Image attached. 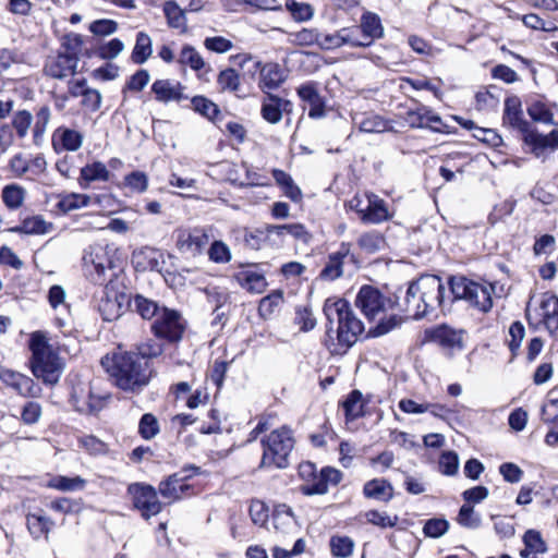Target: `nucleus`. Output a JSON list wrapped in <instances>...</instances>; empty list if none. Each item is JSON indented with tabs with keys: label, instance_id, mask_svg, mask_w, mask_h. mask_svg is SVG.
<instances>
[{
	"label": "nucleus",
	"instance_id": "53",
	"mask_svg": "<svg viewBox=\"0 0 558 558\" xmlns=\"http://www.w3.org/2000/svg\"><path fill=\"white\" fill-rule=\"evenodd\" d=\"M217 83L221 90L235 92L240 86V77L235 70L226 69L219 73Z\"/></svg>",
	"mask_w": 558,
	"mask_h": 558
},
{
	"label": "nucleus",
	"instance_id": "49",
	"mask_svg": "<svg viewBox=\"0 0 558 558\" xmlns=\"http://www.w3.org/2000/svg\"><path fill=\"white\" fill-rule=\"evenodd\" d=\"M138 433L144 439H153L159 433V423L155 415L146 413L138 424Z\"/></svg>",
	"mask_w": 558,
	"mask_h": 558
},
{
	"label": "nucleus",
	"instance_id": "51",
	"mask_svg": "<svg viewBox=\"0 0 558 558\" xmlns=\"http://www.w3.org/2000/svg\"><path fill=\"white\" fill-rule=\"evenodd\" d=\"M24 190L17 185H8L2 191V198L9 208H17L23 204Z\"/></svg>",
	"mask_w": 558,
	"mask_h": 558
},
{
	"label": "nucleus",
	"instance_id": "37",
	"mask_svg": "<svg viewBox=\"0 0 558 558\" xmlns=\"http://www.w3.org/2000/svg\"><path fill=\"white\" fill-rule=\"evenodd\" d=\"M342 405L348 421H353L362 416L365 405L362 392L359 390L351 391L347 399L343 401Z\"/></svg>",
	"mask_w": 558,
	"mask_h": 558
},
{
	"label": "nucleus",
	"instance_id": "57",
	"mask_svg": "<svg viewBox=\"0 0 558 558\" xmlns=\"http://www.w3.org/2000/svg\"><path fill=\"white\" fill-rule=\"evenodd\" d=\"M204 46L207 50L216 53H226L233 48V43L222 36L206 37Z\"/></svg>",
	"mask_w": 558,
	"mask_h": 558
},
{
	"label": "nucleus",
	"instance_id": "34",
	"mask_svg": "<svg viewBox=\"0 0 558 558\" xmlns=\"http://www.w3.org/2000/svg\"><path fill=\"white\" fill-rule=\"evenodd\" d=\"M523 543L525 548L520 553L522 558H530L532 554H544L547 550L541 533L535 530H529L524 533Z\"/></svg>",
	"mask_w": 558,
	"mask_h": 558
},
{
	"label": "nucleus",
	"instance_id": "50",
	"mask_svg": "<svg viewBox=\"0 0 558 558\" xmlns=\"http://www.w3.org/2000/svg\"><path fill=\"white\" fill-rule=\"evenodd\" d=\"M525 336V328L521 322H514L509 328L508 347L513 356H515L520 350L521 343Z\"/></svg>",
	"mask_w": 558,
	"mask_h": 558
},
{
	"label": "nucleus",
	"instance_id": "26",
	"mask_svg": "<svg viewBox=\"0 0 558 558\" xmlns=\"http://www.w3.org/2000/svg\"><path fill=\"white\" fill-rule=\"evenodd\" d=\"M432 341L446 349H462V333L446 325L438 326L429 331Z\"/></svg>",
	"mask_w": 558,
	"mask_h": 558
},
{
	"label": "nucleus",
	"instance_id": "1",
	"mask_svg": "<svg viewBox=\"0 0 558 558\" xmlns=\"http://www.w3.org/2000/svg\"><path fill=\"white\" fill-rule=\"evenodd\" d=\"M324 313L329 326L326 345L331 354L345 353L364 330L363 323L354 315L347 301L342 299L327 300Z\"/></svg>",
	"mask_w": 558,
	"mask_h": 558
},
{
	"label": "nucleus",
	"instance_id": "8",
	"mask_svg": "<svg viewBox=\"0 0 558 558\" xmlns=\"http://www.w3.org/2000/svg\"><path fill=\"white\" fill-rule=\"evenodd\" d=\"M263 465H275L278 469L287 468L288 457L294 446L291 429L288 427H281L271 432L269 436L263 440Z\"/></svg>",
	"mask_w": 558,
	"mask_h": 558
},
{
	"label": "nucleus",
	"instance_id": "16",
	"mask_svg": "<svg viewBox=\"0 0 558 558\" xmlns=\"http://www.w3.org/2000/svg\"><path fill=\"white\" fill-rule=\"evenodd\" d=\"M78 59L74 53H59L49 57L45 63L44 71L53 78H65L75 73Z\"/></svg>",
	"mask_w": 558,
	"mask_h": 558
},
{
	"label": "nucleus",
	"instance_id": "15",
	"mask_svg": "<svg viewBox=\"0 0 558 558\" xmlns=\"http://www.w3.org/2000/svg\"><path fill=\"white\" fill-rule=\"evenodd\" d=\"M133 497V502L142 515L146 519L158 514L162 509V504L159 501L156 489L147 484L134 483L128 488Z\"/></svg>",
	"mask_w": 558,
	"mask_h": 558
},
{
	"label": "nucleus",
	"instance_id": "2",
	"mask_svg": "<svg viewBox=\"0 0 558 558\" xmlns=\"http://www.w3.org/2000/svg\"><path fill=\"white\" fill-rule=\"evenodd\" d=\"M355 304L368 320L378 322L369 331L374 337L390 332L403 322L402 316L397 313L398 303L374 287L363 286L356 295Z\"/></svg>",
	"mask_w": 558,
	"mask_h": 558
},
{
	"label": "nucleus",
	"instance_id": "9",
	"mask_svg": "<svg viewBox=\"0 0 558 558\" xmlns=\"http://www.w3.org/2000/svg\"><path fill=\"white\" fill-rule=\"evenodd\" d=\"M118 250L108 244H95L84 255V266L95 282H102L107 279V272L113 271L118 266Z\"/></svg>",
	"mask_w": 558,
	"mask_h": 558
},
{
	"label": "nucleus",
	"instance_id": "24",
	"mask_svg": "<svg viewBox=\"0 0 558 558\" xmlns=\"http://www.w3.org/2000/svg\"><path fill=\"white\" fill-rule=\"evenodd\" d=\"M539 311L548 332L558 337V298L553 294H544L539 303Z\"/></svg>",
	"mask_w": 558,
	"mask_h": 558
},
{
	"label": "nucleus",
	"instance_id": "25",
	"mask_svg": "<svg viewBox=\"0 0 558 558\" xmlns=\"http://www.w3.org/2000/svg\"><path fill=\"white\" fill-rule=\"evenodd\" d=\"M52 143L56 149L76 151L83 144V135L75 130L59 128L53 133Z\"/></svg>",
	"mask_w": 558,
	"mask_h": 558
},
{
	"label": "nucleus",
	"instance_id": "12",
	"mask_svg": "<svg viewBox=\"0 0 558 558\" xmlns=\"http://www.w3.org/2000/svg\"><path fill=\"white\" fill-rule=\"evenodd\" d=\"M130 305V296L123 291L116 290L110 282L102 289L98 311L104 320L112 322L118 319Z\"/></svg>",
	"mask_w": 558,
	"mask_h": 558
},
{
	"label": "nucleus",
	"instance_id": "27",
	"mask_svg": "<svg viewBox=\"0 0 558 558\" xmlns=\"http://www.w3.org/2000/svg\"><path fill=\"white\" fill-rule=\"evenodd\" d=\"M363 494L366 498L388 502L393 497V487L385 478H373L364 484Z\"/></svg>",
	"mask_w": 558,
	"mask_h": 558
},
{
	"label": "nucleus",
	"instance_id": "40",
	"mask_svg": "<svg viewBox=\"0 0 558 558\" xmlns=\"http://www.w3.org/2000/svg\"><path fill=\"white\" fill-rule=\"evenodd\" d=\"M527 114L535 122L555 124L553 111L550 110L549 106L541 99L531 101L527 107Z\"/></svg>",
	"mask_w": 558,
	"mask_h": 558
},
{
	"label": "nucleus",
	"instance_id": "52",
	"mask_svg": "<svg viewBox=\"0 0 558 558\" xmlns=\"http://www.w3.org/2000/svg\"><path fill=\"white\" fill-rule=\"evenodd\" d=\"M90 199L88 195L73 193L60 199L58 205L63 211H69L87 206Z\"/></svg>",
	"mask_w": 558,
	"mask_h": 558
},
{
	"label": "nucleus",
	"instance_id": "23",
	"mask_svg": "<svg viewBox=\"0 0 558 558\" xmlns=\"http://www.w3.org/2000/svg\"><path fill=\"white\" fill-rule=\"evenodd\" d=\"M238 283L251 293H263L268 283L265 274L256 266L242 269L235 275Z\"/></svg>",
	"mask_w": 558,
	"mask_h": 558
},
{
	"label": "nucleus",
	"instance_id": "38",
	"mask_svg": "<svg viewBox=\"0 0 558 558\" xmlns=\"http://www.w3.org/2000/svg\"><path fill=\"white\" fill-rule=\"evenodd\" d=\"M283 100L277 96L268 95L262 105V117L269 123H278L282 118L281 106ZM284 104H289L284 101Z\"/></svg>",
	"mask_w": 558,
	"mask_h": 558
},
{
	"label": "nucleus",
	"instance_id": "10",
	"mask_svg": "<svg viewBox=\"0 0 558 558\" xmlns=\"http://www.w3.org/2000/svg\"><path fill=\"white\" fill-rule=\"evenodd\" d=\"M352 40V47H369L375 40L384 37L385 29L378 14L364 12L360 19V24L348 27Z\"/></svg>",
	"mask_w": 558,
	"mask_h": 558
},
{
	"label": "nucleus",
	"instance_id": "43",
	"mask_svg": "<svg viewBox=\"0 0 558 558\" xmlns=\"http://www.w3.org/2000/svg\"><path fill=\"white\" fill-rule=\"evenodd\" d=\"M283 303V291L275 290L259 301L258 314L263 318H269Z\"/></svg>",
	"mask_w": 558,
	"mask_h": 558
},
{
	"label": "nucleus",
	"instance_id": "6",
	"mask_svg": "<svg viewBox=\"0 0 558 558\" xmlns=\"http://www.w3.org/2000/svg\"><path fill=\"white\" fill-rule=\"evenodd\" d=\"M450 290L456 300H463L480 312L487 313L493 307L494 287L465 277H451Z\"/></svg>",
	"mask_w": 558,
	"mask_h": 558
},
{
	"label": "nucleus",
	"instance_id": "7",
	"mask_svg": "<svg viewBox=\"0 0 558 558\" xmlns=\"http://www.w3.org/2000/svg\"><path fill=\"white\" fill-rule=\"evenodd\" d=\"M299 475L303 481L300 492L305 496L324 495L330 485L336 486L342 480V473L339 470L326 466L317 473L316 465L310 461L300 463Z\"/></svg>",
	"mask_w": 558,
	"mask_h": 558
},
{
	"label": "nucleus",
	"instance_id": "13",
	"mask_svg": "<svg viewBox=\"0 0 558 558\" xmlns=\"http://www.w3.org/2000/svg\"><path fill=\"white\" fill-rule=\"evenodd\" d=\"M209 244V235L201 228H179L175 230V245L179 252L189 257L201 256Z\"/></svg>",
	"mask_w": 558,
	"mask_h": 558
},
{
	"label": "nucleus",
	"instance_id": "28",
	"mask_svg": "<svg viewBox=\"0 0 558 558\" xmlns=\"http://www.w3.org/2000/svg\"><path fill=\"white\" fill-rule=\"evenodd\" d=\"M421 293L414 290V281L410 283L405 296L403 305L398 303L397 313L401 315V313H407L409 317L414 319H420L424 317V310L422 307L423 300H421Z\"/></svg>",
	"mask_w": 558,
	"mask_h": 558
},
{
	"label": "nucleus",
	"instance_id": "35",
	"mask_svg": "<svg viewBox=\"0 0 558 558\" xmlns=\"http://www.w3.org/2000/svg\"><path fill=\"white\" fill-rule=\"evenodd\" d=\"M0 379L12 385L23 396H28L32 392L33 380L22 374L9 369H0Z\"/></svg>",
	"mask_w": 558,
	"mask_h": 558
},
{
	"label": "nucleus",
	"instance_id": "42",
	"mask_svg": "<svg viewBox=\"0 0 558 558\" xmlns=\"http://www.w3.org/2000/svg\"><path fill=\"white\" fill-rule=\"evenodd\" d=\"M354 542L344 535H333L329 541L331 555L336 558H349L354 550Z\"/></svg>",
	"mask_w": 558,
	"mask_h": 558
},
{
	"label": "nucleus",
	"instance_id": "45",
	"mask_svg": "<svg viewBox=\"0 0 558 558\" xmlns=\"http://www.w3.org/2000/svg\"><path fill=\"white\" fill-rule=\"evenodd\" d=\"M192 108L208 120L215 122L220 114L218 106L204 96H195L191 99Z\"/></svg>",
	"mask_w": 558,
	"mask_h": 558
},
{
	"label": "nucleus",
	"instance_id": "11",
	"mask_svg": "<svg viewBox=\"0 0 558 558\" xmlns=\"http://www.w3.org/2000/svg\"><path fill=\"white\" fill-rule=\"evenodd\" d=\"M414 290L421 293L424 316L436 311L444 301L445 286L435 275H426L414 281Z\"/></svg>",
	"mask_w": 558,
	"mask_h": 558
},
{
	"label": "nucleus",
	"instance_id": "19",
	"mask_svg": "<svg viewBox=\"0 0 558 558\" xmlns=\"http://www.w3.org/2000/svg\"><path fill=\"white\" fill-rule=\"evenodd\" d=\"M353 260L354 256L351 254V245L349 243H341L339 250L329 255L320 277L327 280H335L342 276L343 265Z\"/></svg>",
	"mask_w": 558,
	"mask_h": 558
},
{
	"label": "nucleus",
	"instance_id": "62",
	"mask_svg": "<svg viewBox=\"0 0 558 558\" xmlns=\"http://www.w3.org/2000/svg\"><path fill=\"white\" fill-rule=\"evenodd\" d=\"M449 527V524L444 519H430L424 525V533L429 537H440L442 536Z\"/></svg>",
	"mask_w": 558,
	"mask_h": 558
},
{
	"label": "nucleus",
	"instance_id": "30",
	"mask_svg": "<svg viewBox=\"0 0 558 558\" xmlns=\"http://www.w3.org/2000/svg\"><path fill=\"white\" fill-rule=\"evenodd\" d=\"M109 177L110 172L108 171L107 167L100 161H94L81 169L80 184L82 187L86 189L90 182H106L109 180Z\"/></svg>",
	"mask_w": 558,
	"mask_h": 558
},
{
	"label": "nucleus",
	"instance_id": "64",
	"mask_svg": "<svg viewBox=\"0 0 558 558\" xmlns=\"http://www.w3.org/2000/svg\"><path fill=\"white\" fill-rule=\"evenodd\" d=\"M542 421L547 425H558V399H550L544 403Z\"/></svg>",
	"mask_w": 558,
	"mask_h": 558
},
{
	"label": "nucleus",
	"instance_id": "47",
	"mask_svg": "<svg viewBox=\"0 0 558 558\" xmlns=\"http://www.w3.org/2000/svg\"><path fill=\"white\" fill-rule=\"evenodd\" d=\"M179 62L182 65H189L194 71L205 68V61L199 52L192 46L186 45L181 49Z\"/></svg>",
	"mask_w": 558,
	"mask_h": 558
},
{
	"label": "nucleus",
	"instance_id": "39",
	"mask_svg": "<svg viewBox=\"0 0 558 558\" xmlns=\"http://www.w3.org/2000/svg\"><path fill=\"white\" fill-rule=\"evenodd\" d=\"M47 486L62 492H77L85 488L86 480L78 475L73 477L59 475L52 477Z\"/></svg>",
	"mask_w": 558,
	"mask_h": 558
},
{
	"label": "nucleus",
	"instance_id": "54",
	"mask_svg": "<svg viewBox=\"0 0 558 558\" xmlns=\"http://www.w3.org/2000/svg\"><path fill=\"white\" fill-rule=\"evenodd\" d=\"M208 257L214 263H228L231 259V252L222 241H214L208 248Z\"/></svg>",
	"mask_w": 558,
	"mask_h": 558
},
{
	"label": "nucleus",
	"instance_id": "46",
	"mask_svg": "<svg viewBox=\"0 0 558 558\" xmlns=\"http://www.w3.org/2000/svg\"><path fill=\"white\" fill-rule=\"evenodd\" d=\"M163 13L168 24L173 28H183L186 24L184 11L174 2L167 1L163 4Z\"/></svg>",
	"mask_w": 558,
	"mask_h": 558
},
{
	"label": "nucleus",
	"instance_id": "55",
	"mask_svg": "<svg viewBox=\"0 0 558 558\" xmlns=\"http://www.w3.org/2000/svg\"><path fill=\"white\" fill-rule=\"evenodd\" d=\"M89 32L96 36H109L117 32L118 23L109 19H100L92 22Z\"/></svg>",
	"mask_w": 558,
	"mask_h": 558
},
{
	"label": "nucleus",
	"instance_id": "17",
	"mask_svg": "<svg viewBox=\"0 0 558 558\" xmlns=\"http://www.w3.org/2000/svg\"><path fill=\"white\" fill-rule=\"evenodd\" d=\"M296 93L301 100L305 102L308 109V117L312 119H320L326 116L325 98L319 94L317 84L308 82L298 87Z\"/></svg>",
	"mask_w": 558,
	"mask_h": 558
},
{
	"label": "nucleus",
	"instance_id": "56",
	"mask_svg": "<svg viewBox=\"0 0 558 558\" xmlns=\"http://www.w3.org/2000/svg\"><path fill=\"white\" fill-rule=\"evenodd\" d=\"M163 351L162 344L154 339H149L137 345V354L142 361L144 359H151L159 356Z\"/></svg>",
	"mask_w": 558,
	"mask_h": 558
},
{
	"label": "nucleus",
	"instance_id": "21",
	"mask_svg": "<svg viewBox=\"0 0 558 558\" xmlns=\"http://www.w3.org/2000/svg\"><path fill=\"white\" fill-rule=\"evenodd\" d=\"M187 476L172 474L160 482L158 490L168 502H174L189 495L191 486L185 482Z\"/></svg>",
	"mask_w": 558,
	"mask_h": 558
},
{
	"label": "nucleus",
	"instance_id": "5",
	"mask_svg": "<svg viewBox=\"0 0 558 558\" xmlns=\"http://www.w3.org/2000/svg\"><path fill=\"white\" fill-rule=\"evenodd\" d=\"M37 379L45 385H56L64 369V361L59 356V344L47 332L37 331Z\"/></svg>",
	"mask_w": 558,
	"mask_h": 558
},
{
	"label": "nucleus",
	"instance_id": "31",
	"mask_svg": "<svg viewBox=\"0 0 558 558\" xmlns=\"http://www.w3.org/2000/svg\"><path fill=\"white\" fill-rule=\"evenodd\" d=\"M357 245L365 254H375L386 248L385 236L376 230L362 233L357 239Z\"/></svg>",
	"mask_w": 558,
	"mask_h": 558
},
{
	"label": "nucleus",
	"instance_id": "33",
	"mask_svg": "<svg viewBox=\"0 0 558 558\" xmlns=\"http://www.w3.org/2000/svg\"><path fill=\"white\" fill-rule=\"evenodd\" d=\"M272 175L275 178L276 183L281 187L284 195L290 198L292 202H300L302 199V191L294 183L291 175L283 170L274 169Z\"/></svg>",
	"mask_w": 558,
	"mask_h": 558
},
{
	"label": "nucleus",
	"instance_id": "60",
	"mask_svg": "<svg viewBox=\"0 0 558 558\" xmlns=\"http://www.w3.org/2000/svg\"><path fill=\"white\" fill-rule=\"evenodd\" d=\"M125 184L133 192L143 193L147 190L148 179L144 172L134 171L125 177Z\"/></svg>",
	"mask_w": 558,
	"mask_h": 558
},
{
	"label": "nucleus",
	"instance_id": "36",
	"mask_svg": "<svg viewBox=\"0 0 558 558\" xmlns=\"http://www.w3.org/2000/svg\"><path fill=\"white\" fill-rule=\"evenodd\" d=\"M153 53L151 38L148 34L140 32L132 51V60L136 64H143Z\"/></svg>",
	"mask_w": 558,
	"mask_h": 558
},
{
	"label": "nucleus",
	"instance_id": "4",
	"mask_svg": "<svg viewBox=\"0 0 558 558\" xmlns=\"http://www.w3.org/2000/svg\"><path fill=\"white\" fill-rule=\"evenodd\" d=\"M101 365L114 379L116 385L125 391H136L149 381L147 363L134 352H117L101 359Z\"/></svg>",
	"mask_w": 558,
	"mask_h": 558
},
{
	"label": "nucleus",
	"instance_id": "32",
	"mask_svg": "<svg viewBox=\"0 0 558 558\" xmlns=\"http://www.w3.org/2000/svg\"><path fill=\"white\" fill-rule=\"evenodd\" d=\"M349 28L344 27L335 34H324L318 32L317 45L323 49H335L343 45L352 46V36H350Z\"/></svg>",
	"mask_w": 558,
	"mask_h": 558
},
{
	"label": "nucleus",
	"instance_id": "44",
	"mask_svg": "<svg viewBox=\"0 0 558 558\" xmlns=\"http://www.w3.org/2000/svg\"><path fill=\"white\" fill-rule=\"evenodd\" d=\"M130 306H132L144 319L157 318L158 314L161 312V308L155 301L140 294L134 298Z\"/></svg>",
	"mask_w": 558,
	"mask_h": 558
},
{
	"label": "nucleus",
	"instance_id": "29",
	"mask_svg": "<svg viewBox=\"0 0 558 558\" xmlns=\"http://www.w3.org/2000/svg\"><path fill=\"white\" fill-rule=\"evenodd\" d=\"M286 73L277 63H267L260 69L259 86L263 90L275 89L286 81Z\"/></svg>",
	"mask_w": 558,
	"mask_h": 558
},
{
	"label": "nucleus",
	"instance_id": "48",
	"mask_svg": "<svg viewBox=\"0 0 558 558\" xmlns=\"http://www.w3.org/2000/svg\"><path fill=\"white\" fill-rule=\"evenodd\" d=\"M457 520L459 524L468 529H477L482 523L481 515L476 513L474 508L469 504L460 508Z\"/></svg>",
	"mask_w": 558,
	"mask_h": 558
},
{
	"label": "nucleus",
	"instance_id": "63",
	"mask_svg": "<svg viewBox=\"0 0 558 558\" xmlns=\"http://www.w3.org/2000/svg\"><path fill=\"white\" fill-rule=\"evenodd\" d=\"M439 466L445 475H454L459 469V459L457 453L449 451L441 454Z\"/></svg>",
	"mask_w": 558,
	"mask_h": 558
},
{
	"label": "nucleus",
	"instance_id": "22",
	"mask_svg": "<svg viewBox=\"0 0 558 558\" xmlns=\"http://www.w3.org/2000/svg\"><path fill=\"white\" fill-rule=\"evenodd\" d=\"M365 211L362 222L378 225L391 218L384 199L375 194H366Z\"/></svg>",
	"mask_w": 558,
	"mask_h": 558
},
{
	"label": "nucleus",
	"instance_id": "18",
	"mask_svg": "<svg viewBox=\"0 0 558 558\" xmlns=\"http://www.w3.org/2000/svg\"><path fill=\"white\" fill-rule=\"evenodd\" d=\"M71 400L81 413H94L101 409L105 397L96 396L89 386H75L72 389Z\"/></svg>",
	"mask_w": 558,
	"mask_h": 558
},
{
	"label": "nucleus",
	"instance_id": "58",
	"mask_svg": "<svg viewBox=\"0 0 558 558\" xmlns=\"http://www.w3.org/2000/svg\"><path fill=\"white\" fill-rule=\"evenodd\" d=\"M287 9L291 13L294 20L304 22L313 16L312 7L307 3L296 2V1H287Z\"/></svg>",
	"mask_w": 558,
	"mask_h": 558
},
{
	"label": "nucleus",
	"instance_id": "41",
	"mask_svg": "<svg viewBox=\"0 0 558 558\" xmlns=\"http://www.w3.org/2000/svg\"><path fill=\"white\" fill-rule=\"evenodd\" d=\"M360 131L365 133H381L388 130V123L377 114H363L354 119Z\"/></svg>",
	"mask_w": 558,
	"mask_h": 558
},
{
	"label": "nucleus",
	"instance_id": "61",
	"mask_svg": "<svg viewBox=\"0 0 558 558\" xmlns=\"http://www.w3.org/2000/svg\"><path fill=\"white\" fill-rule=\"evenodd\" d=\"M291 40L300 46L317 45L318 32L316 29L303 28L290 34Z\"/></svg>",
	"mask_w": 558,
	"mask_h": 558
},
{
	"label": "nucleus",
	"instance_id": "59",
	"mask_svg": "<svg viewBox=\"0 0 558 558\" xmlns=\"http://www.w3.org/2000/svg\"><path fill=\"white\" fill-rule=\"evenodd\" d=\"M365 518L368 523L380 527H392L396 525L398 518H391L386 512H380L377 510H371L365 513Z\"/></svg>",
	"mask_w": 558,
	"mask_h": 558
},
{
	"label": "nucleus",
	"instance_id": "14",
	"mask_svg": "<svg viewBox=\"0 0 558 558\" xmlns=\"http://www.w3.org/2000/svg\"><path fill=\"white\" fill-rule=\"evenodd\" d=\"M185 323L181 315L173 310L161 308L155 323L153 330L158 338H165L171 342L179 341L184 332Z\"/></svg>",
	"mask_w": 558,
	"mask_h": 558
},
{
	"label": "nucleus",
	"instance_id": "3",
	"mask_svg": "<svg viewBox=\"0 0 558 558\" xmlns=\"http://www.w3.org/2000/svg\"><path fill=\"white\" fill-rule=\"evenodd\" d=\"M502 123L522 133L524 144L536 158H545L548 150L558 148V130L544 135L536 129H531L523 117L522 102L518 96L506 98Z\"/></svg>",
	"mask_w": 558,
	"mask_h": 558
},
{
	"label": "nucleus",
	"instance_id": "20",
	"mask_svg": "<svg viewBox=\"0 0 558 558\" xmlns=\"http://www.w3.org/2000/svg\"><path fill=\"white\" fill-rule=\"evenodd\" d=\"M184 86L171 80H157L151 85V92L156 100L168 104L171 101L180 102L189 97L183 93Z\"/></svg>",
	"mask_w": 558,
	"mask_h": 558
}]
</instances>
